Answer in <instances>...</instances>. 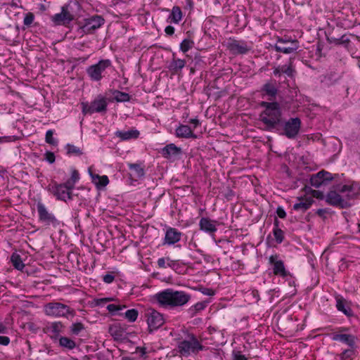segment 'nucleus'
I'll use <instances>...</instances> for the list:
<instances>
[{"label": "nucleus", "instance_id": "cd10ccee", "mask_svg": "<svg viewBox=\"0 0 360 360\" xmlns=\"http://www.w3.org/2000/svg\"><path fill=\"white\" fill-rule=\"evenodd\" d=\"M208 303H209L208 301H202V302H198L195 303V304L192 305L187 310L188 315L191 317H194L198 313L203 311L207 307Z\"/></svg>", "mask_w": 360, "mask_h": 360}, {"label": "nucleus", "instance_id": "72a5a7b5", "mask_svg": "<svg viewBox=\"0 0 360 360\" xmlns=\"http://www.w3.org/2000/svg\"><path fill=\"white\" fill-rule=\"evenodd\" d=\"M182 19V12L179 6H174L172 12L168 18L167 21L169 22L178 24Z\"/></svg>", "mask_w": 360, "mask_h": 360}, {"label": "nucleus", "instance_id": "39448f33", "mask_svg": "<svg viewBox=\"0 0 360 360\" xmlns=\"http://www.w3.org/2000/svg\"><path fill=\"white\" fill-rule=\"evenodd\" d=\"M44 311L47 316L56 318L64 317L68 319L69 316L73 317L75 311L69 306L60 302H49L44 306Z\"/></svg>", "mask_w": 360, "mask_h": 360}, {"label": "nucleus", "instance_id": "a878e982", "mask_svg": "<svg viewBox=\"0 0 360 360\" xmlns=\"http://www.w3.org/2000/svg\"><path fill=\"white\" fill-rule=\"evenodd\" d=\"M140 132L137 129H131L128 131L117 130L115 132V136L122 141L135 139L139 136Z\"/></svg>", "mask_w": 360, "mask_h": 360}, {"label": "nucleus", "instance_id": "6e6552de", "mask_svg": "<svg viewBox=\"0 0 360 360\" xmlns=\"http://www.w3.org/2000/svg\"><path fill=\"white\" fill-rule=\"evenodd\" d=\"M111 66V61L109 59H103L96 64L91 65L86 69V73L91 80L94 82L101 81L106 69Z\"/></svg>", "mask_w": 360, "mask_h": 360}, {"label": "nucleus", "instance_id": "37998d69", "mask_svg": "<svg viewBox=\"0 0 360 360\" xmlns=\"http://www.w3.org/2000/svg\"><path fill=\"white\" fill-rule=\"evenodd\" d=\"M54 131L52 129H49L46 131V135H45V141L53 146H56L58 144V139H55L53 137Z\"/></svg>", "mask_w": 360, "mask_h": 360}, {"label": "nucleus", "instance_id": "052dcab7", "mask_svg": "<svg viewBox=\"0 0 360 360\" xmlns=\"http://www.w3.org/2000/svg\"><path fill=\"white\" fill-rule=\"evenodd\" d=\"M293 41L294 40H292L289 38H278L276 44L285 45L290 44V45H291V41Z\"/></svg>", "mask_w": 360, "mask_h": 360}, {"label": "nucleus", "instance_id": "de8ad7c7", "mask_svg": "<svg viewBox=\"0 0 360 360\" xmlns=\"http://www.w3.org/2000/svg\"><path fill=\"white\" fill-rule=\"evenodd\" d=\"M83 330L84 326L82 323H74L70 326V332L75 335H78Z\"/></svg>", "mask_w": 360, "mask_h": 360}, {"label": "nucleus", "instance_id": "e2e57ef3", "mask_svg": "<svg viewBox=\"0 0 360 360\" xmlns=\"http://www.w3.org/2000/svg\"><path fill=\"white\" fill-rule=\"evenodd\" d=\"M10 338L7 336H0V345L7 346L10 343Z\"/></svg>", "mask_w": 360, "mask_h": 360}, {"label": "nucleus", "instance_id": "338daca9", "mask_svg": "<svg viewBox=\"0 0 360 360\" xmlns=\"http://www.w3.org/2000/svg\"><path fill=\"white\" fill-rule=\"evenodd\" d=\"M8 330V328L2 322H0V334H6Z\"/></svg>", "mask_w": 360, "mask_h": 360}, {"label": "nucleus", "instance_id": "09e8293b", "mask_svg": "<svg viewBox=\"0 0 360 360\" xmlns=\"http://www.w3.org/2000/svg\"><path fill=\"white\" fill-rule=\"evenodd\" d=\"M109 183L108 177L106 175L101 176L100 179L96 181V186L98 188L106 186Z\"/></svg>", "mask_w": 360, "mask_h": 360}, {"label": "nucleus", "instance_id": "49530a36", "mask_svg": "<svg viewBox=\"0 0 360 360\" xmlns=\"http://www.w3.org/2000/svg\"><path fill=\"white\" fill-rule=\"evenodd\" d=\"M273 234L277 243L281 244L284 240V232L280 228L273 229Z\"/></svg>", "mask_w": 360, "mask_h": 360}, {"label": "nucleus", "instance_id": "ea45409f", "mask_svg": "<svg viewBox=\"0 0 360 360\" xmlns=\"http://www.w3.org/2000/svg\"><path fill=\"white\" fill-rule=\"evenodd\" d=\"M350 192L348 194V198L350 200L357 198L360 195V184L357 182H352L350 184Z\"/></svg>", "mask_w": 360, "mask_h": 360}, {"label": "nucleus", "instance_id": "69168bd1", "mask_svg": "<svg viewBox=\"0 0 360 360\" xmlns=\"http://www.w3.org/2000/svg\"><path fill=\"white\" fill-rule=\"evenodd\" d=\"M175 29L172 25H168L165 27V32L167 35L172 36L174 34Z\"/></svg>", "mask_w": 360, "mask_h": 360}, {"label": "nucleus", "instance_id": "4be33fe9", "mask_svg": "<svg viewBox=\"0 0 360 360\" xmlns=\"http://www.w3.org/2000/svg\"><path fill=\"white\" fill-rule=\"evenodd\" d=\"M183 233L175 228L168 227L165 232L164 244L174 245L181 240Z\"/></svg>", "mask_w": 360, "mask_h": 360}, {"label": "nucleus", "instance_id": "bb28decb", "mask_svg": "<svg viewBox=\"0 0 360 360\" xmlns=\"http://www.w3.org/2000/svg\"><path fill=\"white\" fill-rule=\"evenodd\" d=\"M299 48V42L297 40L295 39L293 41H291V45L287 46L281 45V44H275L274 49L277 52L289 54L296 51Z\"/></svg>", "mask_w": 360, "mask_h": 360}, {"label": "nucleus", "instance_id": "f257e3e1", "mask_svg": "<svg viewBox=\"0 0 360 360\" xmlns=\"http://www.w3.org/2000/svg\"><path fill=\"white\" fill-rule=\"evenodd\" d=\"M174 341L176 342L174 351L180 357L187 358L195 356L207 349L202 341L194 333L188 330H182L181 333L174 338Z\"/></svg>", "mask_w": 360, "mask_h": 360}, {"label": "nucleus", "instance_id": "20e7f679", "mask_svg": "<svg viewBox=\"0 0 360 360\" xmlns=\"http://www.w3.org/2000/svg\"><path fill=\"white\" fill-rule=\"evenodd\" d=\"M47 190L58 200L67 202L73 198V188H70L65 182L58 184L56 181H52L48 186Z\"/></svg>", "mask_w": 360, "mask_h": 360}, {"label": "nucleus", "instance_id": "9b49d317", "mask_svg": "<svg viewBox=\"0 0 360 360\" xmlns=\"http://www.w3.org/2000/svg\"><path fill=\"white\" fill-rule=\"evenodd\" d=\"M273 74L279 79L280 84H287V78L294 79L297 72L290 61L288 64H284L274 68Z\"/></svg>", "mask_w": 360, "mask_h": 360}, {"label": "nucleus", "instance_id": "8fccbe9b", "mask_svg": "<svg viewBox=\"0 0 360 360\" xmlns=\"http://www.w3.org/2000/svg\"><path fill=\"white\" fill-rule=\"evenodd\" d=\"M107 309L109 312H110L112 315L118 314L119 311L122 309V306L116 305L114 304H110L107 306Z\"/></svg>", "mask_w": 360, "mask_h": 360}, {"label": "nucleus", "instance_id": "2f4dec72", "mask_svg": "<svg viewBox=\"0 0 360 360\" xmlns=\"http://www.w3.org/2000/svg\"><path fill=\"white\" fill-rule=\"evenodd\" d=\"M58 340L59 346L63 349L72 350L76 347V342L70 338L60 336Z\"/></svg>", "mask_w": 360, "mask_h": 360}, {"label": "nucleus", "instance_id": "a211bd4d", "mask_svg": "<svg viewBox=\"0 0 360 360\" xmlns=\"http://www.w3.org/2000/svg\"><path fill=\"white\" fill-rule=\"evenodd\" d=\"M228 49L235 55L245 54L251 49V46L244 41L232 40L228 43Z\"/></svg>", "mask_w": 360, "mask_h": 360}, {"label": "nucleus", "instance_id": "e433bc0d", "mask_svg": "<svg viewBox=\"0 0 360 360\" xmlns=\"http://www.w3.org/2000/svg\"><path fill=\"white\" fill-rule=\"evenodd\" d=\"M65 148L67 151V155L69 156H80L83 154L82 149L73 144L68 143L65 145Z\"/></svg>", "mask_w": 360, "mask_h": 360}, {"label": "nucleus", "instance_id": "774afa93", "mask_svg": "<svg viewBox=\"0 0 360 360\" xmlns=\"http://www.w3.org/2000/svg\"><path fill=\"white\" fill-rule=\"evenodd\" d=\"M189 123L193 124L194 129L200 124V121L197 118L191 119Z\"/></svg>", "mask_w": 360, "mask_h": 360}, {"label": "nucleus", "instance_id": "423d86ee", "mask_svg": "<svg viewBox=\"0 0 360 360\" xmlns=\"http://www.w3.org/2000/svg\"><path fill=\"white\" fill-rule=\"evenodd\" d=\"M74 6H79L77 2L69 3L61 7L60 13H56L51 17L52 21L56 25H68L75 18Z\"/></svg>", "mask_w": 360, "mask_h": 360}, {"label": "nucleus", "instance_id": "7c9ffc66", "mask_svg": "<svg viewBox=\"0 0 360 360\" xmlns=\"http://www.w3.org/2000/svg\"><path fill=\"white\" fill-rule=\"evenodd\" d=\"M313 202L314 200L311 198H305L300 200L299 202L295 203L293 205V210L304 212L311 207Z\"/></svg>", "mask_w": 360, "mask_h": 360}, {"label": "nucleus", "instance_id": "c9c22d12", "mask_svg": "<svg viewBox=\"0 0 360 360\" xmlns=\"http://www.w3.org/2000/svg\"><path fill=\"white\" fill-rule=\"evenodd\" d=\"M129 170H131L134 175L137 178H141L144 176V169L143 167L138 163H130L128 165Z\"/></svg>", "mask_w": 360, "mask_h": 360}, {"label": "nucleus", "instance_id": "f704fd0d", "mask_svg": "<svg viewBox=\"0 0 360 360\" xmlns=\"http://www.w3.org/2000/svg\"><path fill=\"white\" fill-rule=\"evenodd\" d=\"M157 262H158V266H159V268H164V269L167 268V267L174 269L175 266H176L178 265L176 261L172 260L169 257L159 258L158 259Z\"/></svg>", "mask_w": 360, "mask_h": 360}, {"label": "nucleus", "instance_id": "aec40b11", "mask_svg": "<svg viewBox=\"0 0 360 360\" xmlns=\"http://www.w3.org/2000/svg\"><path fill=\"white\" fill-rule=\"evenodd\" d=\"M330 338L333 341H338L345 344L349 347L355 348L356 347V337L352 334L331 333Z\"/></svg>", "mask_w": 360, "mask_h": 360}, {"label": "nucleus", "instance_id": "c03bdc74", "mask_svg": "<svg viewBox=\"0 0 360 360\" xmlns=\"http://www.w3.org/2000/svg\"><path fill=\"white\" fill-rule=\"evenodd\" d=\"M194 45V41L191 39H184L180 44V50L183 53L188 51Z\"/></svg>", "mask_w": 360, "mask_h": 360}, {"label": "nucleus", "instance_id": "2eb2a0df", "mask_svg": "<svg viewBox=\"0 0 360 360\" xmlns=\"http://www.w3.org/2000/svg\"><path fill=\"white\" fill-rule=\"evenodd\" d=\"M326 201L328 204L340 208H347L351 206L350 202L342 196L337 191L332 189L327 193Z\"/></svg>", "mask_w": 360, "mask_h": 360}, {"label": "nucleus", "instance_id": "6ab92c4d", "mask_svg": "<svg viewBox=\"0 0 360 360\" xmlns=\"http://www.w3.org/2000/svg\"><path fill=\"white\" fill-rule=\"evenodd\" d=\"M65 326L61 321H53L49 323L44 330V333L49 334L52 339L57 340L60 336V334L63 332Z\"/></svg>", "mask_w": 360, "mask_h": 360}, {"label": "nucleus", "instance_id": "a18cd8bd", "mask_svg": "<svg viewBox=\"0 0 360 360\" xmlns=\"http://www.w3.org/2000/svg\"><path fill=\"white\" fill-rule=\"evenodd\" d=\"M125 318L130 322H134L138 317L139 312L137 309H131L125 312Z\"/></svg>", "mask_w": 360, "mask_h": 360}, {"label": "nucleus", "instance_id": "9d476101", "mask_svg": "<svg viewBox=\"0 0 360 360\" xmlns=\"http://www.w3.org/2000/svg\"><path fill=\"white\" fill-rule=\"evenodd\" d=\"M105 23L101 15H94L79 22V29L84 34H92Z\"/></svg>", "mask_w": 360, "mask_h": 360}, {"label": "nucleus", "instance_id": "7ed1b4c3", "mask_svg": "<svg viewBox=\"0 0 360 360\" xmlns=\"http://www.w3.org/2000/svg\"><path fill=\"white\" fill-rule=\"evenodd\" d=\"M155 297L161 306L176 307L187 304L191 295L184 291L167 288L155 294Z\"/></svg>", "mask_w": 360, "mask_h": 360}, {"label": "nucleus", "instance_id": "4c0bfd02", "mask_svg": "<svg viewBox=\"0 0 360 360\" xmlns=\"http://www.w3.org/2000/svg\"><path fill=\"white\" fill-rule=\"evenodd\" d=\"M112 94L114 96V99L119 103L127 102L131 99V96L129 94L120 91L118 90H115Z\"/></svg>", "mask_w": 360, "mask_h": 360}, {"label": "nucleus", "instance_id": "0eeeda50", "mask_svg": "<svg viewBox=\"0 0 360 360\" xmlns=\"http://www.w3.org/2000/svg\"><path fill=\"white\" fill-rule=\"evenodd\" d=\"M301 127V120L298 117H291L288 120L283 119L282 122V129L280 131H276L279 134L284 135L287 138L292 139H295Z\"/></svg>", "mask_w": 360, "mask_h": 360}, {"label": "nucleus", "instance_id": "58836bf2", "mask_svg": "<svg viewBox=\"0 0 360 360\" xmlns=\"http://www.w3.org/2000/svg\"><path fill=\"white\" fill-rule=\"evenodd\" d=\"M11 261L15 269L18 270H22L25 267V264H23L20 256L15 252L12 254L11 257Z\"/></svg>", "mask_w": 360, "mask_h": 360}, {"label": "nucleus", "instance_id": "a19ab883", "mask_svg": "<svg viewBox=\"0 0 360 360\" xmlns=\"http://www.w3.org/2000/svg\"><path fill=\"white\" fill-rule=\"evenodd\" d=\"M79 180V174L75 169L72 170L70 178L65 181V183L70 186V188L74 189L75 184Z\"/></svg>", "mask_w": 360, "mask_h": 360}, {"label": "nucleus", "instance_id": "f8f14e48", "mask_svg": "<svg viewBox=\"0 0 360 360\" xmlns=\"http://www.w3.org/2000/svg\"><path fill=\"white\" fill-rule=\"evenodd\" d=\"M37 209L39 215V220L46 226H53L57 227L60 225V221L56 218L54 214L49 212L46 206L41 202L37 204Z\"/></svg>", "mask_w": 360, "mask_h": 360}, {"label": "nucleus", "instance_id": "b1692460", "mask_svg": "<svg viewBox=\"0 0 360 360\" xmlns=\"http://www.w3.org/2000/svg\"><path fill=\"white\" fill-rule=\"evenodd\" d=\"M176 136L179 138L196 139L197 136L193 134L192 129L185 124H180L175 131Z\"/></svg>", "mask_w": 360, "mask_h": 360}, {"label": "nucleus", "instance_id": "4468645a", "mask_svg": "<svg viewBox=\"0 0 360 360\" xmlns=\"http://www.w3.org/2000/svg\"><path fill=\"white\" fill-rule=\"evenodd\" d=\"M145 316L150 332L158 329L165 322L162 314L153 309H147Z\"/></svg>", "mask_w": 360, "mask_h": 360}, {"label": "nucleus", "instance_id": "13d9d810", "mask_svg": "<svg viewBox=\"0 0 360 360\" xmlns=\"http://www.w3.org/2000/svg\"><path fill=\"white\" fill-rule=\"evenodd\" d=\"M88 171H89V174L90 176H91L92 183L96 184V181H98L100 179L101 176H100L99 174L93 173L91 167H89Z\"/></svg>", "mask_w": 360, "mask_h": 360}, {"label": "nucleus", "instance_id": "603ef678", "mask_svg": "<svg viewBox=\"0 0 360 360\" xmlns=\"http://www.w3.org/2000/svg\"><path fill=\"white\" fill-rule=\"evenodd\" d=\"M34 20V15L32 13H27L24 18L23 23L26 26H30Z\"/></svg>", "mask_w": 360, "mask_h": 360}, {"label": "nucleus", "instance_id": "1a4fd4ad", "mask_svg": "<svg viewBox=\"0 0 360 360\" xmlns=\"http://www.w3.org/2000/svg\"><path fill=\"white\" fill-rule=\"evenodd\" d=\"M108 103L105 98L98 96L90 103H82V112L84 115H92L95 112H105Z\"/></svg>", "mask_w": 360, "mask_h": 360}, {"label": "nucleus", "instance_id": "c85d7f7f", "mask_svg": "<svg viewBox=\"0 0 360 360\" xmlns=\"http://www.w3.org/2000/svg\"><path fill=\"white\" fill-rule=\"evenodd\" d=\"M109 333L116 340H122L125 338L124 329L119 325L115 324L109 328Z\"/></svg>", "mask_w": 360, "mask_h": 360}, {"label": "nucleus", "instance_id": "5701e85b", "mask_svg": "<svg viewBox=\"0 0 360 360\" xmlns=\"http://www.w3.org/2000/svg\"><path fill=\"white\" fill-rule=\"evenodd\" d=\"M161 154L165 158L174 160L179 158L182 154V150L181 148L177 147L175 144L169 143L161 150Z\"/></svg>", "mask_w": 360, "mask_h": 360}, {"label": "nucleus", "instance_id": "dca6fc26", "mask_svg": "<svg viewBox=\"0 0 360 360\" xmlns=\"http://www.w3.org/2000/svg\"><path fill=\"white\" fill-rule=\"evenodd\" d=\"M260 91L263 97L266 96L268 100L273 102V101L276 99L278 92L277 82L273 79L266 82L261 88Z\"/></svg>", "mask_w": 360, "mask_h": 360}, {"label": "nucleus", "instance_id": "bf43d9fd", "mask_svg": "<svg viewBox=\"0 0 360 360\" xmlns=\"http://www.w3.org/2000/svg\"><path fill=\"white\" fill-rule=\"evenodd\" d=\"M311 195L314 198H316L319 200H322L324 198V194L323 192L318 190H313L311 191Z\"/></svg>", "mask_w": 360, "mask_h": 360}, {"label": "nucleus", "instance_id": "412c9836", "mask_svg": "<svg viewBox=\"0 0 360 360\" xmlns=\"http://www.w3.org/2000/svg\"><path fill=\"white\" fill-rule=\"evenodd\" d=\"M219 224L217 220H212L208 217H202L199 221V228L200 230L212 235L217 231V226Z\"/></svg>", "mask_w": 360, "mask_h": 360}, {"label": "nucleus", "instance_id": "4d7b16f0", "mask_svg": "<svg viewBox=\"0 0 360 360\" xmlns=\"http://www.w3.org/2000/svg\"><path fill=\"white\" fill-rule=\"evenodd\" d=\"M115 280V276L113 273H108L103 276V281L108 284L113 282Z\"/></svg>", "mask_w": 360, "mask_h": 360}, {"label": "nucleus", "instance_id": "473e14b6", "mask_svg": "<svg viewBox=\"0 0 360 360\" xmlns=\"http://www.w3.org/2000/svg\"><path fill=\"white\" fill-rule=\"evenodd\" d=\"M332 188L337 191V192L340 195L342 194V196H344V198L349 202L348 194H349L350 192V184L338 183L334 184Z\"/></svg>", "mask_w": 360, "mask_h": 360}, {"label": "nucleus", "instance_id": "6e6d98bb", "mask_svg": "<svg viewBox=\"0 0 360 360\" xmlns=\"http://www.w3.org/2000/svg\"><path fill=\"white\" fill-rule=\"evenodd\" d=\"M45 160L50 164H53L56 160L55 155L53 152L46 151L44 154Z\"/></svg>", "mask_w": 360, "mask_h": 360}, {"label": "nucleus", "instance_id": "5fc2aeb1", "mask_svg": "<svg viewBox=\"0 0 360 360\" xmlns=\"http://www.w3.org/2000/svg\"><path fill=\"white\" fill-rule=\"evenodd\" d=\"M113 299L112 297H104V298H98L95 299L94 302L96 306H104L106 303L112 301Z\"/></svg>", "mask_w": 360, "mask_h": 360}, {"label": "nucleus", "instance_id": "c756f323", "mask_svg": "<svg viewBox=\"0 0 360 360\" xmlns=\"http://www.w3.org/2000/svg\"><path fill=\"white\" fill-rule=\"evenodd\" d=\"M186 65V60L183 59L176 58L173 53L172 60L170 62L168 68L170 71L177 73L181 71Z\"/></svg>", "mask_w": 360, "mask_h": 360}, {"label": "nucleus", "instance_id": "79ce46f5", "mask_svg": "<svg viewBox=\"0 0 360 360\" xmlns=\"http://www.w3.org/2000/svg\"><path fill=\"white\" fill-rule=\"evenodd\" d=\"M328 41L330 44H335V45L340 44H348L350 40L346 35H342L340 38L328 37Z\"/></svg>", "mask_w": 360, "mask_h": 360}, {"label": "nucleus", "instance_id": "f3484780", "mask_svg": "<svg viewBox=\"0 0 360 360\" xmlns=\"http://www.w3.org/2000/svg\"><path fill=\"white\" fill-rule=\"evenodd\" d=\"M278 258V256L277 255H274L269 257V263L274 266L273 272L276 276L285 278L290 275V273L286 271L283 262Z\"/></svg>", "mask_w": 360, "mask_h": 360}, {"label": "nucleus", "instance_id": "393cba45", "mask_svg": "<svg viewBox=\"0 0 360 360\" xmlns=\"http://www.w3.org/2000/svg\"><path fill=\"white\" fill-rule=\"evenodd\" d=\"M336 308L339 311L342 312L345 316L350 317L353 315L351 307L347 304L346 300L342 296H337Z\"/></svg>", "mask_w": 360, "mask_h": 360}, {"label": "nucleus", "instance_id": "864d4df0", "mask_svg": "<svg viewBox=\"0 0 360 360\" xmlns=\"http://www.w3.org/2000/svg\"><path fill=\"white\" fill-rule=\"evenodd\" d=\"M233 360H248V358L242 354L239 350L233 349L232 352Z\"/></svg>", "mask_w": 360, "mask_h": 360}, {"label": "nucleus", "instance_id": "680f3d73", "mask_svg": "<svg viewBox=\"0 0 360 360\" xmlns=\"http://www.w3.org/2000/svg\"><path fill=\"white\" fill-rule=\"evenodd\" d=\"M200 290L205 295L212 296L214 295V291L211 288H202Z\"/></svg>", "mask_w": 360, "mask_h": 360}, {"label": "nucleus", "instance_id": "0e129e2a", "mask_svg": "<svg viewBox=\"0 0 360 360\" xmlns=\"http://www.w3.org/2000/svg\"><path fill=\"white\" fill-rule=\"evenodd\" d=\"M276 214L281 219H284L286 217V212L281 207L277 208Z\"/></svg>", "mask_w": 360, "mask_h": 360}, {"label": "nucleus", "instance_id": "ddd939ff", "mask_svg": "<svg viewBox=\"0 0 360 360\" xmlns=\"http://www.w3.org/2000/svg\"><path fill=\"white\" fill-rule=\"evenodd\" d=\"M338 176V174H333L323 169L311 176L310 184L315 188H320L322 186L328 185L330 181L335 180Z\"/></svg>", "mask_w": 360, "mask_h": 360}, {"label": "nucleus", "instance_id": "f03ea898", "mask_svg": "<svg viewBox=\"0 0 360 360\" xmlns=\"http://www.w3.org/2000/svg\"><path fill=\"white\" fill-rule=\"evenodd\" d=\"M260 106L264 108V110L260 113L259 118L266 129L269 131H281L283 117L280 104L276 101H262Z\"/></svg>", "mask_w": 360, "mask_h": 360}, {"label": "nucleus", "instance_id": "3c124183", "mask_svg": "<svg viewBox=\"0 0 360 360\" xmlns=\"http://www.w3.org/2000/svg\"><path fill=\"white\" fill-rule=\"evenodd\" d=\"M354 354V348L349 347L347 349H345L342 354H340V358L342 360H346L350 358Z\"/></svg>", "mask_w": 360, "mask_h": 360}]
</instances>
